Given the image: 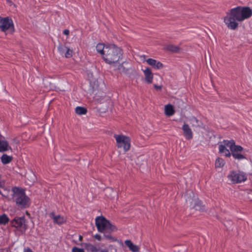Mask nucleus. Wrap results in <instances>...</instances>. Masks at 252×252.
Wrapping results in <instances>:
<instances>
[{
	"mask_svg": "<svg viewBox=\"0 0 252 252\" xmlns=\"http://www.w3.org/2000/svg\"><path fill=\"white\" fill-rule=\"evenodd\" d=\"M106 46L107 45H104V44L101 43H98L96 46V51L101 54L102 58H103L104 53H105Z\"/></svg>",
	"mask_w": 252,
	"mask_h": 252,
	"instance_id": "nucleus-23",
	"label": "nucleus"
},
{
	"mask_svg": "<svg viewBox=\"0 0 252 252\" xmlns=\"http://www.w3.org/2000/svg\"><path fill=\"white\" fill-rule=\"evenodd\" d=\"M67 47L65 46V45L60 44L58 47V49L59 52L61 55H63L64 54L65 50H66Z\"/></svg>",
	"mask_w": 252,
	"mask_h": 252,
	"instance_id": "nucleus-28",
	"label": "nucleus"
},
{
	"mask_svg": "<svg viewBox=\"0 0 252 252\" xmlns=\"http://www.w3.org/2000/svg\"><path fill=\"white\" fill-rule=\"evenodd\" d=\"M223 153H225V156L226 157H230L232 155L231 152H230L227 149H225Z\"/></svg>",
	"mask_w": 252,
	"mask_h": 252,
	"instance_id": "nucleus-32",
	"label": "nucleus"
},
{
	"mask_svg": "<svg viewBox=\"0 0 252 252\" xmlns=\"http://www.w3.org/2000/svg\"><path fill=\"white\" fill-rule=\"evenodd\" d=\"M63 33L64 34H65V35H68V34H69V30H67V29L64 30L63 31Z\"/></svg>",
	"mask_w": 252,
	"mask_h": 252,
	"instance_id": "nucleus-37",
	"label": "nucleus"
},
{
	"mask_svg": "<svg viewBox=\"0 0 252 252\" xmlns=\"http://www.w3.org/2000/svg\"><path fill=\"white\" fill-rule=\"evenodd\" d=\"M114 137L116 139L118 148L123 147L124 151L126 152L129 150L130 147V140L128 137L123 135L115 134Z\"/></svg>",
	"mask_w": 252,
	"mask_h": 252,
	"instance_id": "nucleus-6",
	"label": "nucleus"
},
{
	"mask_svg": "<svg viewBox=\"0 0 252 252\" xmlns=\"http://www.w3.org/2000/svg\"><path fill=\"white\" fill-rule=\"evenodd\" d=\"M165 49L171 52L177 53L180 52L181 48L178 46H176L173 44H169L165 47Z\"/></svg>",
	"mask_w": 252,
	"mask_h": 252,
	"instance_id": "nucleus-21",
	"label": "nucleus"
},
{
	"mask_svg": "<svg viewBox=\"0 0 252 252\" xmlns=\"http://www.w3.org/2000/svg\"><path fill=\"white\" fill-rule=\"evenodd\" d=\"M123 54L121 48L114 44H108L106 47L102 59L108 64H114L122 59Z\"/></svg>",
	"mask_w": 252,
	"mask_h": 252,
	"instance_id": "nucleus-3",
	"label": "nucleus"
},
{
	"mask_svg": "<svg viewBox=\"0 0 252 252\" xmlns=\"http://www.w3.org/2000/svg\"><path fill=\"white\" fill-rule=\"evenodd\" d=\"M9 149L11 148L9 147L8 142L5 140L4 137H2L0 140V152L6 151Z\"/></svg>",
	"mask_w": 252,
	"mask_h": 252,
	"instance_id": "nucleus-16",
	"label": "nucleus"
},
{
	"mask_svg": "<svg viewBox=\"0 0 252 252\" xmlns=\"http://www.w3.org/2000/svg\"><path fill=\"white\" fill-rule=\"evenodd\" d=\"M225 164L224 160L221 158H218L215 162V166L216 168L222 167Z\"/></svg>",
	"mask_w": 252,
	"mask_h": 252,
	"instance_id": "nucleus-26",
	"label": "nucleus"
},
{
	"mask_svg": "<svg viewBox=\"0 0 252 252\" xmlns=\"http://www.w3.org/2000/svg\"><path fill=\"white\" fill-rule=\"evenodd\" d=\"M143 71L145 75V81L149 84L152 83L153 78V74L152 72L151 69L149 67H147Z\"/></svg>",
	"mask_w": 252,
	"mask_h": 252,
	"instance_id": "nucleus-14",
	"label": "nucleus"
},
{
	"mask_svg": "<svg viewBox=\"0 0 252 252\" xmlns=\"http://www.w3.org/2000/svg\"><path fill=\"white\" fill-rule=\"evenodd\" d=\"M24 252H33L32 250L30 248H27V249H25L24 251Z\"/></svg>",
	"mask_w": 252,
	"mask_h": 252,
	"instance_id": "nucleus-38",
	"label": "nucleus"
},
{
	"mask_svg": "<svg viewBox=\"0 0 252 252\" xmlns=\"http://www.w3.org/2000/svg\"><path fill=\"white\" fill-rule=\"evenodd\" d=\"M189 207L200 211H203L205 209L204 206L202 205L201 201L199 200L198 199H196L192 205H190Z\"/></svg>",
	"mask_w": 252,
	"mask_h": 252,
	"instance_id": "nucleus-13",
	"label": "nucleus"
},
{
	"mask_svg": "<svg viewBox=\"0 0 252 252\" xmlns=\"http://www.w3.org/2000/svg\"><path fill=\"white\" fill-rule=\"evenodd\" d=\"M72 252H85L83 249L74 247L72 249Z\"/></svg>",
	"mask_w": 252,
	"mask_h": 252,
	"instance_id": "nucleus-30",
	"label": "nucleus"
},
{
	"mask_svg": "<svg viewBox=\"0 0 252 252\" xmlns=\"http://www.w3.org/2000/svg\"><path fill=\"white\" fill-rule=\"evenodd\" d=\"M13 159L12 156H8L6 154H3L0 158L1 161L3 164H7L10 163Z\"/></svg>",
	"mask_w": 252,
	"mask_h": 252,
	"instance_id": "nucleus-22",
	"label": "nucleus"
},
{
	"mask_svg": "<svg viewBox=\"0 0 252 252\" xmlns=\"http://www.w3.org/2000/svg\"><path fill=\"white\" fill-rule=\"evenodd\" d=\"M125 243L126 245L129 248V250L132 252H139V247L137 245H134L130 240H126L125 241Z\"/></svg>",
	"mask_w": 252,
	"mask_h": 252,
	"instance_id": "nucleus-15",
	"label": "nucleus"
},
{
	"mask_svg": "<svg viewBox=\"0 0 252 252\" xmlns=\"http://www.w3.org/2000/svg\"><path fill=\"white\" fill-rule=\"evenodd\" d=\"M227 177L233 184L245 181L247 179L246 174L244 172L234 171H231Z\"/></svg>",
	"mask_w": 252,
	"mask_h": 252,
	"instance_id": "nucleus-8",
	"label": "nucleus"
},
{
	"mask_svg": "<svg viewBox=\"0 0 252 252\" xmlns=\"http://www.w3.org/2000/svg\"><path fill=\"white\" fill-rule=\"evenodd\" d=\"M146 61L148 64L156 69H159L162 68L163 66V65L161 63L151 58L147 59Z\"/></svg>",
	"mask_w": 252,
	"mask_h": 252,
	"instance_id": "nucleus-11",
	"label": "nucleus"
},
{
	"mask_svg": "<svg viewBox=\"0 0 252 252\" xmlns=\"http://www.w3.org/2000/svg\"><path fill=\"white\" fill-rule=\"evenodd\" d=\"M190 122L193 126L200 127L202 125V123L194 117H191L190 119Z\"/></svg>",
	"mask_w": 252,
	"mask_h": 252,
	"instance_id": "nucleus-24",
	"label": "nucleus"
},
{
	"mask_svg": "<svg viewBox=\"0 0 252 252\" xmlns=\"http://www.w3.org/2000/svg\"><path fill=\"white\" fill-rule=\"evenodd\" d=\"M108 250L109 252H117L116 249L112 245L109 246Z\"/></svg>",
	"mask_w": 252,
	"mask_h": 252,
	"instance_id": "nucleus-33",
	"label": "nucleus"
},
{
	"mask_svg": "<svg viewBox=\"0 0 252 252\" xmlns=\"http://www.w3.org/2000/svg\"><path fill=\"white\" fill-rule=\"evenodd\" d=\"M0 30L4 32L9 31L11 33H13L15 29L12 20L8 17H0Z\"/></svg>",
	"mask_w": 252,
	"mask_h": 252,
	"instance_id": "nucleus-7",
	"label": "nucleus"
},
{
	"mask_svg": "<svg viewBox=\"0 0 252 252\" xmlns=\"http://www.w3.org/2000/svg\"><path fill=\"white\" fill-rule=\"evenodd\" d=\"M79 241H82L83 240V237L81 235H79Z\"/></svg>",
	"mask_w": 252,
	"mask_h": 252,
	"instance_id": "nucleus-40",
	"label": "nucleus"
},
{
	"mask_svg": "<svg viewBox=\"0 0 252 252\" xmlns=\"http://www.w3.org/2000/svg\"><path fill=\"white\" fill-rule=\"evenodd\" d=\"M50 216L53 219L54 222L58 224H62L65 222V220L63 217H61L60 215L55 216L53 212L51 213Z\"/></svg>",
	"mask_w": 252,
	"mask_h": 252,
	"instance_id": "nucleus-17",
	"label": "nucleus"
},
{
	"mask_svg": "<svg viewBox=\"0 0 252 252\" xmlns=\"http://www.w3.org/2000/svg\"><path fill=\"white\" fill-rule=\"evenodd\" d=\"M6 1H7V2L9 3H12V1L11 0H6Z\"/></svg>",
	"mask_w": 252,
	"mask_h": 252,
	"instance_id": "nucleus-41",
	"label": "nucleus"
},
{
	"mask_svg": "<svg viewBox=\"0 0 252 252\" xmlns=\"http://www.w3.org/2000/svg\"><path fill=\"white\" fill-rule=\"evenodd\" d=\"M9 221V219L6 215L2 214L0 216V224L5 225Z\"/></svg>",
	"mask_w": 252,
	"mask_h": 252,
	"instance_id": "nucleus-27",
	"label": "nucleus"
},
{
	"mask_svg": "<svg viewBox=\"0 0 252 252\" xmlns=\"http://www.w3.org/2000/svg\"><path fill=\"white\" fill-rule=\"evenodd\" d=\"M252 15V10L249 7L237 6L229 10L224 22L228 29L235 30L238 26V21H242Z\"/></svg>",
	"mask_w": 252,
	"mask_h": 252,
	"instance_id": "nucleus-1",
	"label": "nucleus"
},
{
	"mask_svg": "<svg viewBox=\"0 0 252 252\" xmlns=\"http://www.w3.org/2000/svg\"><path fill=\"white\" fill-rule=\"evenodd\" d=\"M0 252H11L9 248L2 249L0 250Z\"/></svg>",
	"mask_w": 252,
	"mask_h": 252,
	"instance_id": "nucleus-36",
	"label": "nucleus"
},
{
	"mask_svg": "<svg viewBox=\"0 0 252 252\" xmlns=\"http://www.w3.org/2000/svg\"><path fill=\"white\" fill-rule=\"evenodd\" d=\"M164 113L167 116H171L174 114L175 111L173 106L167 104L165 106Z\"/></svg>",
	"mask_w": 252,
	"mask_h": 252,
	"instance_id": "nucleus-20",
	"label": "nucleus"
},
{
	"mask_svg": "<svg viewBox=\"0 0 252 252\" xmlns=\"http://www.w3.org/2000/svg\"><path fill=\"white\" fill-rule=\"evenodd\" d=\"M154 87L155 89L157 90H160L162 87V86L161 85L160 86H158L156 84H154Z\"/></svg>",
	"mask_w": 252,
	"mask_h": 252,
	"instance_id": "nucleus-35",
	"label": "nucleus"
},
{
	"mask_svg": "<svg viewBox=\"0 0 252 252\" xmlns=\"http://www.w3.org/2000/svg\"><path fill=\"white\" fill-rule=\"evenodd\" d=\"M128 63L126 62H123L118 67V70L122 73H127L129 70Z\"/></svg>",
	"mask_w": 252,
	"mask_h": 252,
	"instance_id": "nucleus-19",
	"label": "nucleus"
},
{
	"mask_svg": "<svg viewBox=\"0 0 252 252\" xmlns=\"http://www.w3.org/2000/svg\"><path fill=\"white\" fill-rule=\"evenodd\" d=\"M12 192L13 198L19 207L26 208L29 207V198L26 195L24 190L14 187Z\"/></svg>",
	"mask_w": 252,
	"mask_h": 252,
	"instance_id": "nucleus-4",
	"label": "nucleus"
},
{
	"mask_svg": "<svg viewBox=\"0 0 252 252\" xmlns=\"http://www.w3.org/2000/svg\"><path fill=\"white\" fill-rule=\"evenodd\" d=\"M184 198L186 200L187 205L189 207L192 205L194 201L196 199L194 198V195L192 191L188 190L183 196Z\"/></svg>",
	"mask_w": 252,
	"mask_h": 252,
	"instance_id": "nucleus-10",
	"label": "nucleus"
},
{
	"mask_svg": "<svg viewBox=\"0 0 252 252\" xmlns=\"http://www.w3.org/2000/svg\"><path fill=\"white\" fill-rule=\"evenodd\" d=\"M75 112L78 115H84L87 112V110L86 108L83 107L77 106L75 108Z\"/></svg>",
	"mask_w": 252,
	"mask_h": 252,
	"instance_id": "nucleus-25",
	"label": "nucleus"
},
{
	"mask_svg": "<svg viewBox=\"0 0 252 252\" xmlns=\"http://www.w3.org/2000/svg\"><path fill=\"white\" fill-rule=\"evenodd\" d=\"M12 226L19 228L21 231H25L27 228V225L25 224V217H15L10 222Z\"/></svg>",
	"mask_w": 252,
	"mask_h": 252,
	"instance_id": "nucleus-9",
	"label": "nucleus"
},
{
	"mask_svg": "<svg viewBox=\"0 0 252 252\" xmlns=\"http://www.w3.org/2000/svg\"><path fill=\"white\" fill-rule=\"evenodd\" d=\"M223 143L225 146L229 148L232 156L234 159L241 160L246 158L243 152V148L240 145H235L234 140H224Z\"/></svg>",
	"mask_w": 252,
	"mask_h": 252,
	"instance_id": "nucleus-5",
	"label": "nucleus"
},
{
	"mask_svg": "<svg viewBox=\"0 0 252 252\" xmlns=\"http://www.w3.org/2000/svg\"><path fill=\"white\" fill-rule=\"evenodd\" d=\"M219 148V152L221 153H222L225 150L226 147H225V146L224 144V145H220Z\"/></svg>",
	"mask_w": 252,
	"mask_h": 252,
	"instance_id": "nucleus-31",
	"label": "nucleus"
},
{
	"mask_svg": "<svg viewBox=\"0 0 252 252\" xmlns=\"http://www.w3.org/2000/svg\"><path fill=\"white\" fill-rule=\"evenodd\" d=\"M182 129L184 132V135L187 139L189 140L192 138V132L188 125L184 124L183 126Z\"/></svg>",
	"mask_w": 252,
	"mask_h": 252,
	"instance_id": "nucleus-12",
	"label": "nucleus"
},
{
	"mask_svg": "<svg viewBox=\"0 0 252 252\" xmlns=\"http://www.w3.org/2000/svg\"><path fill=\"white\" fill-rule=\"evenodd\" d=\"M65 57L67 58H70L72 56V51L69 48H67L64 53Z\"/></svg>",
	"mask_w": 252,
	"mask_h": 252,
	"instance_id": "nucleus-29",
	"label": "nucleus"
},
{
	"mask_svg": "<svg viewBox=\"0 0 252 252\" xmlns=\"http://www.w3.org/2000/svg\"><path fill=\"white\" fill-rule=\"evenodd\" d=\"M95 225L98 232L103 233L104 238L112 242L116 241V239L112 237L111 233L116 231L117 228L104 217H97L95 219Z\"/></svg>",
	"mask_w": 252,
	"mask_h": 252,
	"instance_id": "nucleus-2",
	"label": "nucleus"
},
{
	"mask_svg": "<svg viewBox=\"0 0 252 252\" xmlns=\"http://www.w3.org/2000/svg\"><path fill=\"white\" fill-rule=\"evenodd\" d=\"M108 249H102L100 250V252H109Z\"/></svg>",
	"mask_w": 252,
	"mask_h": 252,
	"instance_id": "nucleus-39",
	"label": "nucleus"
},
{
	"mask_svg": "<svg viewBox=\"0 0 252 252\" xmlns=\"http://www.w3.org/2000/svg\"><path fill=\"white\" fill-rule=\"evenodd\" d=\"M94 237L95 239H96V240H97L98 241H101L102 240V237L101 236V235L97 234H95L94 236Z\"/></svg>",
	"mask_w": 252,
	"mask_h": 252,
	"instance_id": "nucleus-34",
	"label": "nucleus"
},
{
	"mask_svg": "<svg viewBox=\"0 0 252 252\" xmlns=\"http://www.w3.org/2000/svg\"><path fill=\"white\" fill-rule=\"evenodd\" d=\"M81 245L88 251L90 252H97L98 249L90 243H82Z\"/></svg>",
	"mask_w": 252,
	"mask_h": 252,
	"instance_id": "nucleus-18",
	"label": "nucleus"
}]
</instances>
